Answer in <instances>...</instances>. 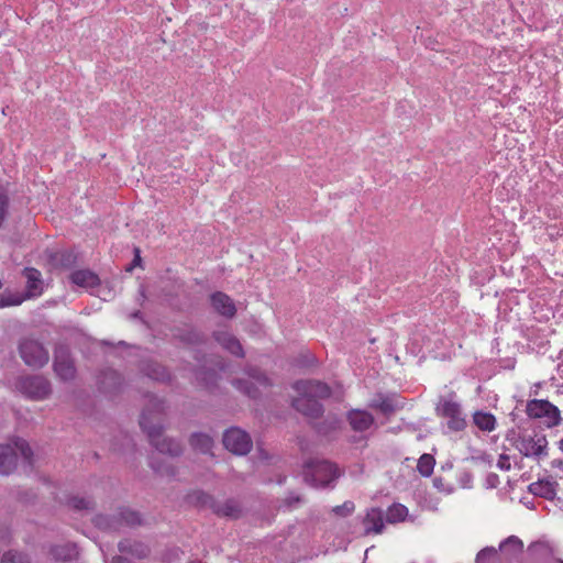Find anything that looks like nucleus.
<instances>
[{
  "instance_id": "nucleus-40",
  "label": "nucleus",
  "mask_w": 563,
  "mask_h": 563,
  "mask_svg": "<svg viewBox=\"0 0 563 563\" xmlns=\"http://www.w3.org/2000/svg\"><path fill=\"white\" fill-rule=\"evenodd\" d=\"M180 340L188 343L195 344L200 341V335L192 329H189L185 335H179Z\"/></svg>"
},
{
  "instance_id": "nucleus-58",
  "label": "nucleus",
  "mask_w": 563,
  "mask_h": 563,
  "mask_svg": "<svg viewBox=\"0 0 563 563\" xmlns=\"http://www.w3.org/2000/svg\"><path fill=\"white\" fill-rule=\"evenodd\" d=\"M499 457H500V459H504V457H508V455H506V454H500V455H499Z\"/></svg>"
},
{
  "instance_id": "nucleus-23",
  "label": "nucleus",
  "mask_w": 563,
  "mask_h": 563,
  "mask_svg": "<svg viewBox=\"0 0 563 563\" xmlns=\"http://www.w3.org/2000/svg\"><path fill=\"white\" fill-rule=\"evenodd\" d=\"M371 408L377 409L384 415H390L395 411L396 405L393 399L383 395H379L377 398L373 399L369 404Z\"/></svg>"
},
{
  "instance_id": "nucleus-13",
  "label": "nucleus",
  "mask_w": 563,
  "mask_h": 563,
  "mask_svg": "<svg viewBox=\"0 0 563 563\" xmlns=\"http://www.w3.org/2000/svg\"><path fill=\"white\" fill-rule=\"evenodd\" d=\"M347 421L354 431L363 432L374 424V417L366 410L352 409L347 413Z\"/></svg>"
},
{
  "instance_id": "nucleus-4",
  "label": "nucleus",
  "mask_w": 563,
  "mask_h": 563,
  "mask_svg": "<svg viewBox=\"0 0 563 563\" xmlns=\"http://www.w3.org/2000/svg\"><path fill=\"white\" fill-rule=\"evenodd\" d=\"M139 521V514L128 509L113 514H99L92 519L95 527L103 531H117L124 526L135 525Z\"/></svg>"
},
{
  "instance_id": "nucleus-26",
  "label": "nucleus",
  "mask_w": 563,
  "mask_h": 563,
  "mask_svg": "<svg viewBox=\"0 0 563 563\" xmlns=\"http://www.w3.org/2000/svg\"><path fill=\"white\" fill-rule=\"evenodd\" d=\"M499 549L505 552L517 554L522 551L523 543L518 537L510 536L500 543Z\"/></svg>"
},
{
  "instance_id": "nucleus-54",
  "label": "nucleus",
  "mask_w": 563,
  "mask_h": 563,
  "mask_svg": "<svg viewBox=\"0 0 563 563\" xmlns=\"http://www.w3.org/2000/svg\"><path fill=\"white\" fill-rule=\"evenodd\" d=\"M420 457L427 459V457H432V455L428 454V453H423Z\"/></svg>"
},
{
  "instance_id": "nucleus-8",
  "label": "nucleus",
  "mask_w": 563,
  "mask_h": 563,
  "mask_svg": "<svg viewBox=\"0 0 563 563\" xmlns=\"http://www.w3.org/2000/svg\"><path fill=\"white\" fill-rule=\"evenodd\" d=\"M438 413L446 420V427L451 431L459 432L466 428V419L459 402L451 399L441 401Z\"/></svg>"
},
{
  "instance_id": "nucleus-44",
  "label": "nucleus",
  "mask_w": 563,
  "mask_h": 563,
  "mask_svg": "<svg viewBox=\"0 0 563 563\" xmlns=\"http://www.w3.org/2000/svg\"><path fill=\"white\" fill-rule=\"evenodd\" d=\"M552 467L555 470V474L563 478V460H553Z\"/></svg>"
},
{
  "instance_id": "nucleus-50",
  "label": "nucleus",
  "mask_w": 563,
  "mask_h": 563,
  "mask_svg": "<svg viewBox=\"0 0 563 563\" xmlns=\"http://www.w3.org/2000/svg\"><path fill=\"white\" fill-rule=\"evenodd\" d=\"M452 467H453V465H452V463L450 461H446L445 463H443L441 465V470L442 471H450V470H452Z\"/></svg>"
},
{
  "instance_id": "nucleus-19",
  "label": "nucleus",
  "mask_w": 563,
  "mask_h": 563,
  "mask_svg": "<svg viewBox=\"0 0 563 563\" xmlns=\"http://www.w3.org/2000/svg\"><path fill=\"white\" fill-rule=\"evenodd\" d=\"M474 424L484 432H493L497 427L496 417L483 410H477L473 413Z\"/></svg>"
},
{
  "instance_id": "nucleus-45",
  "label": "nucleus",
  "mask_w": 563,
  "mask_h": 563,
  "mask_svg": "<svg viewBox=\"0 0 563 563\" xmlns=\"http://www.w3.org/2000/svg\"><path fill=\"white\" fill-rule=\"evenodd\" d=\"M251 377L260 386H267L268 385V378L266 376H264L263 374H261V373H257L256 375H251Z\"/></svg>"
},
{
  "instance_id": "nucleus-53",
  "label": "nucleus",
  "mask_w": 563,
  "mask_h": 563,
  "mask_svg": "<svg viewBox=\"0 0 563 563\" xmlns=\"http://www.w3.org/2000/svg\"><path fill=\"white\" fill-rule=\"evenodd\" d=\"M287 501H288L289 505H291L292 501L299 503L300 501V497L299 496H297V497H289L287 499Z\"/></svg>"
},
{
  "instance_id": "nucleus-14",
  "label": "nucleus",
  "mask_w": 563,
  "mask_h": 563,
  "mask_svg": "<svg viewBox=\"0 0 563 563\" xmlns=\"http://www.w3.org/2000/svg\"><path fill=\"white\" fill-rule=\"evenodd\" d=\"M54 371L56 375L63 380L73 379L76 374L74 362L64 352H59L56 354L54 361Z\"/></svg>"
},
{
  "instance_id": "nucleus-41",
  "label": "nucleus",
  "mask_w": 563,
  "mask_h": 563,
  "mask_svg": "<svg viewBox=\"0 0 563 563\" xmlns=\"http://www.w3.org/2000/svg\"><path fill=\"white\" fill-rule=\"evenodd\" d=\"M236 388L243 390L247 396L255 398L257 396L256 389L252 386H249L246 383H243L241 380H238L235 383Z\"/></svg>"
},
{
  "instance_id": "nucleus-34",
  "label": "nucleus",
  "mask_w": 563,
  "mask_h": 563,
  "mask_svg": "<svg viewBox=\"0 0 563 563\" xmlns=\"http://www.w3.org/2000/svg\"><path fill=\"white\" fill-rule=\"evenodd\" d=\"M435 465V460H418L417 470L422 476L431 475Z\"/></svg>"
},
{
  "instance_id": "nucleus-35",
  "label": "nucleus",
  "mask_w": 563,
  "mask_h": 563,
  "mask_svg": "<svg viewBox=\"0 0 563 563\" xmlns=\"http://www.w3.org/2000/svg\"><path fill=\"white\" fill-rule=\"evenodd\" d=\"M497 554V550L493 547L482 549L476 555V563H486Z\"/></svg>"
},
{
  "instance_id": "nucleus-17",
  "label": "nucleus",
  "mask_w": 563,
  "mask_h": 563,
  "mask_svg": "<svg viewBox=\"0 0 563 563\" xmlns=\"http://www.w3.org/2000/svg\"><path fill=\"white\" fill-rule=\"evenodd\" d=\"M49 554L56 561L70 562L78 556V550L75 543H64L52 545Z\"/></svg>"
},
{
  "instance_id": "nucleus-57",
  "label": "nucleus",
  "mask_w": 563,
  "mask_h": 563,
  "mask_svg": "<svg viewBox=\"0 0 563 563\" xmlns=\"http://www.w3.org/2000/svg\"><path fill=\"white\" fill-rule=\"evenodd\" d=\"M144 419H145V415L143 413V420H144ZM142 428H143V430H144V429H147V427L145 426V423H144V422H143V424H142Z\"/></svg>"
},
{
  "instance_id": "nucleus-9",
  "label": "nucleus",
  "mask_w": 563,
  "mask_h": 563,
  "mask_svg": "<svg viewBox=\"0 0 563 563\" xmlns=\"http://www.w3.org/2000/svg\"><path fill=\"white\" fill-rule=\"evenodd\" d=\"M148 441L156 450L169 457H177L180 454V448L177 442L164 435L162 426H153L147 429Z\"/></svg>"
},
{
  "instance_id": "nucleus-52",
  "label": "nucleus",
  "mask_w": 563,
  "mask_h": 563,
  "mask_svg": "<svg viewBox=\"0 0 563 563\" xmlns=\"http://www.w3.org/2000/svg\"><path fill=\"white\" fill-rule=\"evenodd\" d=\"M31 461L32 460H27V459L22 460L23 465H24L25 468H31L32 467Z\"/></svg>"
},
{
  "instance_id": "nucleus-15",
  "label": "nucleus",
  "mask_w": 563,
  "mask_h": 563,
  "mask_svg": "<svg viewBox=\"0 0 563 563\" xmlns=\"http://www.w3.org/2000/svg\"><path fill=\"white\" fill-rule=\"evenodd\" d=\"M364 534L382 533L384 530V518L382 510L372 508L363 519Z\"/></svg>"
},
{
  "instance_id": "nucleus-12",
  "label": "nucleus",
  "mask_w": 563,
  "mask_h": 563,
  "mask_svg": "<svg viewBox=\"0 0 563 563\" xmlns=\"http://www.w3.org/2000/svg\"><path fill=\"white\" fill-rule=\"evenodd\" d=\"M213 309L225 318H233L236 313L234 301L224 292L217 291L210 297Z\"/></svg>"
},
{
  "instance_id": "nucleus-51",
  "label": "nucleus",
  "mask_w": 563,
  "mask_h": 563,
  "mask_svg": "<svg viewBox=\"0 0 563 563\" xmlns=\"http://www.w3.org/2000/svg\"><path fill=\"white\" fill-rule=\"evenodd\" d=\"M107 377H110V378H118V374L117 372L114 371H109L106 375H104V378Z\"/></svg>"
},
{
  "instance_id": "nucleus-36",
  "label": "nucleus",
  "mask_w": 563,
  "mask_h": 563,
  "mask_svg": "<svg viewBox=\"0 0 563 563\" xmlns=\"http://www.w3.org/2000/svg\"><path fill=\"white\" fill-rule=\"evenodd\" d=\"M197 379L205 383L207 387H209L210 384H213L216 380L217 373L213 369L210 371H198L196 373Z\"/></svg>"
},
{
  "instance_id": "nucleus-2",
  "label": "nucleus",
  "mask_w": 563,
  "mask_h": 563,
  "mask_svg": "<svg viewBox=\"0 0 563 563\" xmlns=\"http://www.w3.org/2000/svg\"><path fill=\"white\" fill-rule=\"evenodd\" d=\"M339 476L336 465L330 460H309L303 468L305 481L314 487H325Z\"/></svg>"
},
{
  "instance_id": "nucleus-20",
  "label": "nucleus",
  "mask_w": 563,
  "mask_h": 563,
  "mask_svg": "<svg viewBox=\"0 0 563 563\" xmlns=\"http://www.w3.org/2000/svg\"><path fill=\"white\" fill-rule=\"evenodd\" d=\"M189 443L194 451L199 454H210L213 445V440L206 433H194L189 439Z\"/></svg>"
},
{
  "instance_id": "nucleus-1",
  "label": "nucleus",
  "mask_w": 563,
  "mask_h": 563,
  "mask_svg": "<svg viewBox=\"0 0 563 563\" xmlns=\"http://www.w3.org/2000/svg\"><path fill=\"white\" fill-rule=\"evenodd\" d=\"M297 396L292 398V407L303 416L316 419L323 413L320 400L331 396V388L319 380H297L292 385Z\"/></svg>"
},
{
  "instance_id": "nucleus-46",
  "label": "nucleus",
  "mask_w": 563,
  "mask_h": 563,
  "mask_svg": "<svg viewBox=\"0 0 563 563\" xmlns=\"http://www.w3.org/2000/svg\"><path fill=\"white\" fill-rule=\"evenodd\" d=\"M135 561L126 555H117L112 559V563H133Z\"/></svg>"
},
{
  "instance_id": "nucleus-43",
  "label": "nucleus",
  "mask_w": 563,
  "mask_h": 563,
  "mask_svg": "<svg viewBox=\"0 0 563 563\" xmlns=\"http://www.w3.org/2000/svg\"><path fill=\"white\" fill-rule=\"evenodd\" d=\"M10 539V531L5 526H0V547L7 544Z\"/></svg>"
},
{
  "instance_id": "nucleus-48",
  "label": "nucleus",
  "mask_w": 563,
  "mask_h": 563,
  "mask_svg": "<svg viewBox=\"0 0 563 563\" xmlns=\"http://www.w3.org/2000/svg\"><path fill=\"white\" fill-rule=\"evenodd\" d=\"M197 499L202 505H207L211 500L210 496H208V495H206L203 493H198L197 494Z\"/></svg>"
},
{
  "instance_id": "nucleus-28",
  "label": "nucleus",
  "mask_w": 563,
  "mask_h": 563,
  "mask_svg": "<svg viewBox=\"0 0 563 563\" xmlns=\"http://www.w3.org/2000/svg\"><path fill=\"white\" fill-rule=\"evenodd\" d=\"M1 563H32L29 554L15 550L3 553Z\"/></svg>"
},
{
  "instance_id": "nucleus-37",
  "label": "nucleus",
  "mask_w": 563,
  "mask_h": 563,
  "mask_svg": "<svg viewBox=\"0 0 563 563\" xmlns=\"http://www.w3.org/2000/svg\"><path fill=\"white\" fill-rule=\"evenodd\" d=\"M354 509H355L354 504L352 501L347 500L343 505L334 507L333 512L335 515L345 517V516L351 515L354 511Z\"/></svg>"
},
{
  "instance_id": "nucleus-33",
  "label": "nucleus",
  "mask_w": 563,
  "mask_h": 563,
  "mask_svg": "<svg viewBox=\"0 0 563 563\" xmlns=\"http://www.w3.org/2000/svg\"><path fill=\"white\" fill-rule=\"evenodd\" d=\"M169 460H155L152 464V468L162 475L174 476V472L170 466L167 464Z\"/></svg>"
},
{
  "instance_id": "nucleus-5",
  "label": "nucleus",
  "mask_w": 563,
  "mask_h": 563,
  "mask_svg": "<svg viewBox=\"0 0 563 563\" xmlns=\"http://www.w3.org/2000/svg\"><path fill=\"white\" fill-rule=\"evenodd\" d=\"M19 350L22 360L31 367H43L48 362V352L33 339H24L20 343Z\"/></svg>"
},
{
  "instance_id": "nucleus-6",
  "label": "nucleus",
  "mask_w": 563,
  "mask_h": 563,
  "mask_svg": "<svg viewBox=\"0 0 563 563\" xmlns=\"http://www.w3.org/2000/svg\"><path fill=\"white\" fill-rule=\"evenodd\" d=\"M222 442L224 448L235 455H246L253 445L250 434L240 428L227 430Z\"/></svg>"
},
{
  "instance_id": "nucleus-25",
  "label": "nucleus",
  "mask_w": 563,
  "mask_h": 563,
  "mask_svg": "<svg viewBox=\"0 0 563 563\" xmlns=\"http://www.w3.org/2000/svg\"><path fill=\"white\" fill-rule=\"evenodd\" d=\"M67 505L75 510H91L95 508V501L88 497L71 496L67 499Z\"/></svg>"
},
{
  "instance_id": "nucleus-16",
  "label": "nucleus",
  "mask_w": 563,
  "mask_h": 563,
  "mask_svg": "<svg viewBox=\"0 0 563 563\" xmlns=\"http://www.w3.org/2000/svg\"><path fill=\"white\" fill-rule=\"evenodd\" d=\"M214 340L221 344L231 354L236 356H243V349L240 341L228 331H217L213 334Z\"/></svg>"
},
{
  "instance_id": "nucleus-59",
  "label": "nucleus",
  "mask_w": 563,
  "mask_h": 563,
  "mask_svg": "<svg viewBox=\"0 0 563 563\" xmlns=\"http://www.w3.org/2000/svg\"><path fill=\"white\" fill-rule=\"evenodd\" d=\"M556 562H558V563H563V560L558 559V560H556Z\"/></svg>"
},
{
  "instance_id": "nucleus-10",
  "label": "nucleus",
  "mask_w": 563,
  "mask_h": 563,
  "mask_svg": "<svg viewBox=\"0 0 563 563\" xmlns=\"http://www.w3.org/2000/svg\"><path fill=\"white\" fill-rule=\"evenodd\" d=\"M518 449L525 457L542 456L548 454V440L544 434L536 433L523 437L518 442Z\"/></svg>"
},
{
  "instance_id": "nucleus-24",
  "label": "nucleus",
  "mask_w": 563,
  "mask_h": 563,
  "mask_svg": "<svg viewBox=\"0 0 563 563\" xmlns=\"http://www.w3.org/2000/svg\"><path fill=\"white\" fill-rule=\"evenodd\" d=\"M120 555H126L134 560L141 559L140 544L131 540H123L119 543Z\"/></svg>"
},
{
  "instance_id": "nucleus-39",
  "label": "nucleus",
  "mask_w": 563,
  "mask_h": 563,
  "mask_svg": "<svg viewBox=\"0 0 563 563\" xmlns=\"http://www.w3.org/2000/svg\"><path fill=\"white\" fill-rule=\"evenodd\" d=\"M152 404L154 405V412L155 413H161L163 411V402L157 400L156 397H154L153 395L151 394H143V405L144 404Z\"/></svg>"
},
{
  "instance_id": "nucleus-42",
  "label": "nucleus",
  "mask_w": 563,
  "mask_h": 563,
  "mask_svg": "<svg viewBox=\"0 0 563 563\" xmlns=\"http://www.w3.org/2000/svg\"><path fill=\"white\" fill-rule=\"evenodd\" d=\"M8 209V197L0 192V225L2 224Z\"/></svg>"
},
{
  "instance_id": "nucleus-29",
  "label": "nucleus",
  "mask_w": 563,
  "mask_h": 563,
  "mask_svg": "<svg viewBox=\"0 0 563 563\" xmlns=\"http://www.w3.org/2000/svg\"><path fill=\"white\" fill-rule=\"evenodd\" d=\"M407 515L408 509L405 506L400 504L393 505L391 507H389L387 511V520L389 522H398L404 520Z\"/></svg>"
},
{
  "instance_id": "nucleus-31",
  "label": "nucleus",
  "mask_w": 563,
  "mask_h": 563,
  "mask_svg": "<svg viewBox=\"0 0 563 563\" xmlns=\"http://www.w3.org/2000/svg\"><path fill=\"white\" fill-rule=\"evenodd\" d=\"M55 258L63 267H70L75 265L77 256L73 252H62Z\"/></svg>"
},
{
  "instance_id": "nucleus-38",
  "label": "nucleus",
  "mask_w": 563,
  "mask_h": 563,
  "mask_svg": "<svg viewBox=\"0 0 563 563\" xmlns=\"http://www.w3.org/2000/svg\"><path fill=\"white\" fill-rule=\"evenodd\" d=\"M23 301L20 296L2 294L0 297V307L18 306Z\"/></svg>"
},
{
  "instance_id": "nucleus-3",
  "label": "nucleus",
  "mask_w": 563,
  "mask_h": 563,
  "mask_svg": "<svg viewBox=\"0 0 563 563\" xmlns=\"http://www.w3.org/2000/svg\"><path fill=\"white\" fill-rule=\"evenodd\" d=\"M530 419L540 420L547 428L559 427L563 422L560 409L547 399H531L526 405Z\"/></svg>"
},
{
  "instance_id": "nucleus-32",
  "label": "nucleus",
  "mask_w": 563,
  "mask_h": 563,
  "mask_svg": "<svg viewBox=\"0 0 563 563\" xmlns=\"http://www.w3.org/2000/svg\"><path fill=\"white\" fill-rule=\"evenodd\" d=\"M18 470V460H0V475L8 476Z\"/></svg>"
},
{
  "instance_id": "nucleus-56",
  "label": "nucleus",
  "mask_w": 563,
  "mask_h": 563,
  "mask_svg": "<svg viewBox=\"0 0 563 563\" xmlns=\"http://www.w3.org/2000/svg\"><path fill=\"white\" fill-rule=\"evenodd\" d=\"M560 444V450L563 452V439L559 442Z\"/></svg>"
},
{
  "instance_id": "nucleus-18",
  "label": "nucleus",
  "mask_w": 563,
  "mask_h": 563,
  "mask_svg": "<svg viewBox=\"0 0 563 563\" xmlns=\"http://www.w3.org/2000/svg\"><path fill=\"white\" fill-rule=\"evenodd\" d=\"M71 283L85 288H92L99 285V277L89 269H78L69 275Z\"/></svg>"
},
{
  "instance_id": "nucleus-22",
  "label": "nucleus",
  "mask_w": 563,
  "mask_h": 563,
  "mask_svg": "<svg viewBox=\"0 0 563 563\" xmlns=\"http://www.w3.org/2000/svg\"><path fill=\"white\" fill-rule=\"evenodd\" d=\"M143 375L154 380H165L169 378L166 368L156 362L143 363Z\"/></svg>"
},
{
  "instance_id": "nucleus-27",
  "label": "nucleus",
  "mask_w": 563,
  "mask_h": 563,
  "mask_svg": "<svg viewBox=\"0 0 563 563\" xmlns=\"http://www.w3.org/2000/svg\"><path fill=\"white\" fill-rule=\"evenodd\" d=\"M530 490L534 495H540L545 498H552L555 494L553 484L549 482H539L530 485Z\"/></svg>"
},
{
  "instance_id": "nucleus-21",
  "label": "nucleus",
  "mask_w": 563,
  "mask_h": 563,
  "mask_svg": "<svg viewBox=\"0 0 563 563\" xmlns=\"http://www.w3.org/2000/svg\"><path fill=\"white\" fill-rule=\"evenodd\" d=\"M27 283L26 289L29 296H37L42 292L41 272L36 268H25L23 272Z\"/></svg>"
},
{
  "instance_id": "nucleus-49",
  "label": "nucleus",
  "mask_w": 563,
  "mask_h": 563,
  "mask_svg": "<svg viewBox=\"0 0 563 563\" xmlns=\"http://www.w3.org/2000/svg\"><path fill=\"white\" fill-rule=\"evenodd\" d=\"M141 264V250L139 247L134 249V258H133V265L137 266Z\"/></svg>"
},
{
  "instance_id": "nucleus-47",
  "label": "nucleus",
  "mask_w": 563,
  "mask_h": 563,
  "mask_svg": "<svg viewBox=\"0 0 563 563\" xmlns=\"http://www.w3.org/2000/svg\"><path fill=\"white\" fill-rule=\"evenodd\" d=\"M510 460H497L496 466L500 470L508 471L510 470Z\"/></svg>"
},
{
  "instance_id": "nucleus-55",
  "label": "nucleus",
  "mask_w": 563,
  "mask_h": 563,
  "mask_svg": "<svg viewBox=\"0 0 563 563\" xmlns=\"http://www.w3.org/2000/svg\"><path fill=\"white\" fill-rule=\"evenodd\" d=\"M440 482H441V478H439V477L434 478V484H435V486H439V483H440Z\"/></svg>"
},
{
  "instance_id": "nucleus-7",
  "label": "nucleus",
  "mask_w": 563,
  "mask_h": 563,
  "mask_svg": "<svg viewBox=\"0 0 563 563\" xmlns=\"http://www.w3.org/2000/svg\"><path fill=\"white\" fill-rule=\"evenodd\" d=\"M16 388L26 397L41 400L48 396L51 386L43 376H25L21 377L16 383Z\"/></svg>"
},
{
  "instance_id": "nucleus-11",
  "label": "nucleus",
  "mask_w": 563,
  "mask_h": 563,
  "mask_svg": "<svg viewBox=\"0 0 563 563\" xmlns=\"http://www.w3.org/2000/svg\"><path fill=\"white\" fill-rule=\"evenodd\" d=\"M33 451L29 442L19 437L9 438L0 443V457H32Z\"/></svg>"
},
{
  "instance_id": "nucleus-30",
  "label": "nucleus",
  "mask_w": 563,
  "mask_h": 563,
  "mask_svg": "<svg viewBox=\"0 0 563 563\" xmlns=\"http://www.w3.org/2000/svg\"><path fill=\"white\" fill-rule=\"evenodd\" d=\"M216 512L225 517H238L240 509L234 501H227L224 505L218 507Z\"/></svg>"
}]
</instances>
